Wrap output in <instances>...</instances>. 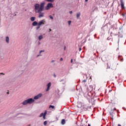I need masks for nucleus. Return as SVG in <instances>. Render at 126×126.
<instances>
[{
	"mask_svg": "<svg viewBox=\"0 0 126 126\" xmlns=\"http://www.w3.org/2000/svg\"><path fill=\"white\" fill-rule=\"evenodd\" d=\"M34 101H35L34 99L29 98L24 101L22 102V105H23L24 106H25V105H27V104H32V103H33Z\"/></svg>",
	"mask_w": 126,
	"mask_h": 126,
	"instance_id": "2",
	"label": "nucleus"
},
{
	"mask_svg": "<svg viewBox=\"0 0 126 126\" xmlns=\"http://www.w3.org/2000/svg\"><path fill=\"white\" fill-rule=\"evenodd\" d=\"M83 82H86V80H83Z\"/></svg>",
	"mask_w": 126,
	"mask_h": 126,
	"instance_id": "24",
	"label": "nucleus"
},
{
	"mask_svg": "<svg viewBox=\"0 0 126 126\" xmlns=\"http://www.w3.org/2000/svg\"><path fill=\"white\" fill-rule=\"evenodd\" d=\"M44 126H46V125H47V121H44Z\"/></svg>",
	"mask_w": 126,
	"mask_h": 126,
	"instance_id": "18",
	"label": "nucleus"
},
{
	"mask_svg": "<svg viewBox=\"0 0 126 126\" xmlns=\"http://www.w3.org/2000/svg\"><path fill=\"white\" fill-rule=\"evenodd\" d=\"M51 62H52V63H54V62H55V61H52Z\"/></svg>",
	"mask_w": 126,
	"mask_h": 126,
	"instance_id": "32",
	"label": "nucleus"
},
{
	"mask_svg": "<svg viewBox=\"0 0 126 126\" xmlns=\"http://www.w3.org/2000/svg\"><path fill=\"white\" fill-rule=\"evenodd\" d=\"M41 97H42V94H37V95H35L34 97V100H37V99H39V98H41Z\"/></svg>",
	"mask_w": 126,
	"mask_h": 126,
	"instance_id": "6",
	"label": "nucleus"
},
{
	"mask_svg": "<svg viewBox=\"0 0 126 126\" xmlns=\"http://www.w3.org/2000/svg\"><path fill=\"white\" fill-rule=\"evenodd\" d=\"M120 1H123V0H120Z\"/></svg>",
	"mask_w": 126,
	"mask_h": 126,
	"instance_id": "34",
	"label": "nucleus"
},
{
	"mask_svg": "<svg viewBox=\"0 0 126 126\" xmlns=\"http://www.w3.org/2000/svg\"><path fill=\"white\" fill-rule=\"evenodd\" d=\"M47 1H49V2H53L55 0H46Z\"/></svg>",
	"mask_w": 126,
	"mask_h": 126,
	"instance_id": "16",
	"label": "nucleus"
},
{
	"mask_svg": "<svg viewBox=\"0 0 126 126\" xmlns=\"http://www.w3.org/2000/svg\"><path fill=\"white\" fill-rule=\"evenodd\" d=\"M73 62V60L72 59L71 60V63H72Z\"/></svg>",
	"mask_w": 126,
	"mask_h": 126,
	"instance_id": "30",
	"label": "nucleus"
},
{
	"mask_svg": "<svg viewBox=\"0 0 126 126\" xmlns=\"http://www.w3.org/2000/svg\"><path fill=\"white\" fill-rule=\"evenodd\" d=\"M6 43H9V37H8V36L6 37Z\"/></svg>",
	"mask_w": 126,
	"mask_h": 126,
	"instance_id": "10",
	"label": "nucleus"
},
{
	"mask_svg": "<svg viewBox=\"0 0 126 126\" xmlns=\"http://www.w3.org/2000/svg\"><path fill=\"white\" fill-rule=\"evenodd\" d=\"M47 115V111H45L44 113H41L39 115V118H41V117H43V120H46V116Z\"/></svg>",
	"mask_w": 126,
	"mask_h": 126,
	"instance_id": "5",
	"label": "nucleus"
},
{
	"mask_svg": "<svg viewBox=\"0 0 126 126\" xmlns=\"http://www.w3.org/2000/svg\"><path fill=\"white\" fill-rule=\"evenodd\" d=\"M35 18H36L34 17H31V21H34Z\"/></svg>",
	"mask_w": 126,
	"mask_h": 126,
	"instance_id": "11",
	"label": "nucleus"
},
{
	"mask_svg": "<svg viewBox=\"0 0 126 126\" xmlns=\"http://www.w3.org/2000/svg\"><path fill=\"white\" fill-rule=\"evenodd\" d=\"M7 94H9V92H7Z\"/></svg>",
	"mask_w": 126,
	"mask_h": 126,
	"instance_id": "35",
	"label": "nucleus"
},
{
	"mask_svg": "<svg viewBox=\"0 0 126 126\" xmlns=\"http://www.w3.org/2000/svg\"><path fill=\"white\" fill-rule=\"evenodd\" d=\"M44 6H45V3L42 2L40 3V5L38 3H36L34 5V10L36 13H39L38 17L41 18V17H44V13H42L43 10L44 9Z\"/></svg>",
	"mask_w": 126,
	"mask_h": 126,
	"instance_id": "1",
	"label": "nucleus"
},
{
	"mask_svg": "<svg viewBox=\"0 0 126 126\" xmlns=\"http://www.w3.org/2000/svg\"><path fill=\"white\" fill-rule=\"evenodd\" d=\"M54 76L55 77H56V75H55V74L54 75Z\"/></svg>",
	"mask_w": 126,
	"mask_h": 126,
	"instance_id": "36",
	"label": "nucleus"
},
{
	"mask_svg": "<svg viewBox=\"0 0 126 126\" xmlns=\"http://www.w3.org/2000/svg\"><path fill=\"white\" fill-rule=\"evenodd\" d=\"M68 24L69 25H70V24H71V21H68Z\"/></svg>",
	"mask_w": 126,
	"mask_h": 126,
	"instance_id": "17",
	"label": "nucleus"
},
{
	"mask_svg": "<svg viewBox=\"0 0 126 126\" xmlns=\"http://www.w3.org/2000/svg\"><path fill=\"white\" fill-rule=\"evenodd\" d=\"M49 108H51V109H55V106L54 105H50Z\"/></svg>",
	"mask_w": 126,
	"mask_h": 126,
	"instance_id": "15",
	"label": "nucleus"
},
{
	"mask_svg": "<svg viewBox=\"0 0 126 126\" xmlns=\"http://www.w3.org/2000/svg\"><path fill=\"white\" fill-rule=\"evenodd\" d=\"M38 23L37 22L34 21L32 23V26H36V25H38Z\"/></svg>",
	"mask_w": 126,
	"mask_h": 126,
	"instance_id": "9",
	"label": "nucleus"
},
{
	"mask_svg": "<svg viewBox=\"0 0 126 126\" xmlns=\"http://www.w3.org/2000/svg\"><path fill=\"white\" fill-rule=\"evenodd\" d=\"M81 50H82L81 48H79V51H81Z\"/></svg>",
	"mask_w": 126,
	"mask_h": 126,
	"instance_id": "26",
	"label": "nucleus"
},
{
	"mask_svg": "<svg viewBox=\"0 0 126 126\" xmlns=\"http://www.w3.org/2000/svg\"><path fill=\"white\" fill-rule=\"evenodd\" d=\"M61 123L62 125H64V124H65V120H64V119L62 120Z\"/></svg>",
	"mask_w": 126,
	"mask_h": 126,
	"instance_id": "12",
	"label": "nucleus"
},
{
	"mask_svg": "<svg viewBox=\"0 0 126 126\" xmlns=\"http://www.w3.org/2000/svg\"><path fill=\"white\" fill-rule=\"evenodd\" d=\"M63 58H61V59H60V61H61V62H62V61H63Z\"/></svg>",
	"mask_w": 126,
	"mask_h": 126,
	"instance_id": "25",
	"label": "nucleus"
},
{
	"mask_svg": "<svg viewBox=\"0 0 126 126\" xmlns=\"http://www.w3.org/2000/svg\"><path fill=\"white\" fill-rule=\"evenodd\" d=\"M49 31L50 32L52 31V30L51 29H49Z\"/></svg>",
	"mask_w": 126,
	"mask_h": 126,
	"instance_id": "29",
	"label": "nucleus"
},
{
	"mask_svg": "<svg viewBox=\"0 0 126 126\" xmlns=\"http://www.w3.org/2000/svg\"><path fill=\"white\" fill-rule=\"evenodd\" d=\"M80 17V13H77V18L78 19Z\"/></svg>",
	"mask_w": 126,
	"mask_h": 126,
	"instance_id": "13",
	"label": "nucleus"
},
{
	"mask_svg": "<svg viewBox=\"0 0 126 126\" xmlns=\"http://www.w3.org/2000/svg\"><path fill=\"white\" fill-rule=\"evenodd\" d=\"M121 3V8L122 9L125 8V3H124V1H120Z\"/></svg>",
	"mask_w": 126,
	"mask_h": 126,
	"instance_id": "7",
	"label": "nucleus"
},
{
	"mask_svg": "<svg viewBox=\"0 0 126 126\" xmlns=\"http://www.w3.org/2000/svg\"><path fill=\"white\" fill-rule=\"evenodd\" d=\"M111 116H112V114H111Z\"/></svg>",
	"mask_w": 126,
	"mask_h": 126,
	"instance_id": "38",
	"label": "nucleus"
},
{
	"mask_svg": "<svg viewBox=\"0 0 126 126\" xmlns=\"http://www.w3.org/2000/svg\"><path fill=\"white\" fill-rule=\"evenodd\" d=\"M51 7H54V5H53V3H49L47 4L46 7H45V10H49Z\"/></svg>",
	"mask_w": 126,
	"mask_h": 126,
	"instance_id": "4",
	"label": "nucleus"
},
{
	"mask_svg": "<svg viewBox=\"0 0 126 126\" xmlns=\"http://www.w3.org/2000/svg\"><path fill=\"white\" fill-rule=\"evenodd\" d=\"M1 74H2V75H4V73H0V75H1Z\"/></svg>",
	"mask_w": 126,
	"mask_h": 126,
	"instance_id": "22",
	"label": "nucleus"
},
{
	"mask_svg": "<svg viewBox=\"0 0 126 126\" xmlns=\"http://www.w3.org/2000/svg\"><path fill=\"white\" fill-rule=\"evenodd\" d=\"M87 1H88V0H85L86 2H87Z\"/></svg>",
	"mask_w": 126,
	"mask_h": 126,
	"instance_id": "28",
	"label": "nucleus"
},
{
	"mask_svg": "<svg viewBox=\"0 0 126 126\" xmlns=\"http://www.w3.org/2000/svg\"><path fill=\"white\" fill-rule=\"evenodd\" d=\"M43 52H45L44 50H41L39 52V54H41V53Z\"/></svg>",
	"mask_w": 126,
	"mask_h": 126,
	"instance_id": "20",
	"label": "nucleus"
},
{
	"mask_svg": "<svg viewBox=\"0 0 126 126\" xmlns=\"http://www.w3.org/2000/svg\"><path fill=\"white\" fill-rule=\"evenodd\" d=\"M38 39H39V40H42V39H43V36L42 35H40L38 37Z\"/></svg>",
	"mask_w": 126,
	"mask_h": 126,
	"instance_id": "14",
	"label": "nucleus"
},
{
	"mask_svg": "<svg viewBox=\"0 0 126 126\" xmlns=\"http://www.w3.org/2000/svg\"><path fill=\"white\" fill-rule=\"evenodd\" d=\"M120 62H124V59H121Z\"/></svg>",
	"mask_w": 126,
	"mask_h": 126,
	"instance_id": "21",
	"label": "nucleus"
},
{
	"mask_svg": "<svg viewBox=\"0 0 126 126\" xmlns=\"http://www.w3.org/2000/svg\"><path fill=\"white\" fill-rule=\"evenodd\" d=\"M69 13H70V14H72V11H70L69 12Z\"/></svg>",
	"mask_w": 126,
	"mask_h": 126,
	"instance_id": "23",
	"label": "nucleus"
},
{
	"mask_svg": "<svg viewBox=\"0 0 126 126\" xmlns=\"http://www.w3.org/2000/svg\"><path fill=\"white\" fill-rule=\"evenodd\" d=\"M88 126H91L90 124H89Z\"/></svg>",
	"mask_w": 126,
	"mask_h": 126,
	"instance_id": "33",
	"label": "nucleus"
},
{
	"mask_svg": "<svg viewBox=\"0 0 126 126\" xmlns=\"http://www.w3.org/2000/svg\"><path fill=\"white\" fill-rule=\"evenodd\" d=\"M39 55H37V57H39Z\"/></svg>",
	"mask_w": 126,
	"mask_h": 126,
	"instance_id": "37",
	"label": "nucleus"
},
{
	"mask_svg": "<svg viewBox=\"0 0 126 126\" xmlns=\"http://www.w3.org/2000/svg\"><path fill=\"white\" fill-rule=\"evenodd\" d=\"M49 17H50V18L51 19H53V16H52L51 15H50V16H49Z\"/></svg>",
	"mask_w": 126,
	"mask_h": 126,
	"instance_id": "19",
	"label": "nucleus"
},
{
	"mask_svg": "<svg viewBox=\"0 0 126 126\" xmlns=\"http://www.w3.org/2000/svg\"><path fill=\"white\" fill-rule=\"evenodd\" d=\"M125 14L124 13L122 14V16H125Z\"/></svg>",
	"mask_w": 126,
	"mask_h": 126,
	"instance_id": "27",
	"label": "nucleus"
},
{
	"mask_svg": "<svg viewBox=\"0 0 126 126\" xmlns=\"http://www.w3.org/2000/svg\"><path fill=\"white\" fill-rule=\"evenodd\" d=\"M51 87V83H49L47 84V88L46 89V91H49V90H50V88Z\"/></svg>",
	"mask_w": 126,
	"mask_h": 126,
	"instance_id": "8",
	"label": "nucleus"
},
{
	"mask_svg": "<svg viewBox=\"0 0 126 126\" xmlns=\"http://www.w3.org/2000/svg\"><path fill=\"white\" fill-rule=\"evenodd\" d=\"M118 126H122L120 124H118Z\"/></svg>",
	"mask_w": 126,
	"mask_h": 126,
	"instance_id": "31",
	"label": "nucleus"
},
{
	"mask_svg": "<svg viewBox=\"0 0 126 126\" xmlns=\"http://www.w3.org/2000/svg\"><path fill=\"white\" fill-rule=\"evenodd\" d=\"M45 22H46V21H45V20H42L41 21H40L37 24L36 30H38L40 28L41 25H44L45 24Z\"/></svg>",
	"mask_w": 126,
	"mask_h": 126,
	"instance_id": "3",
	"label": "nucleus"
}]
</instances>
